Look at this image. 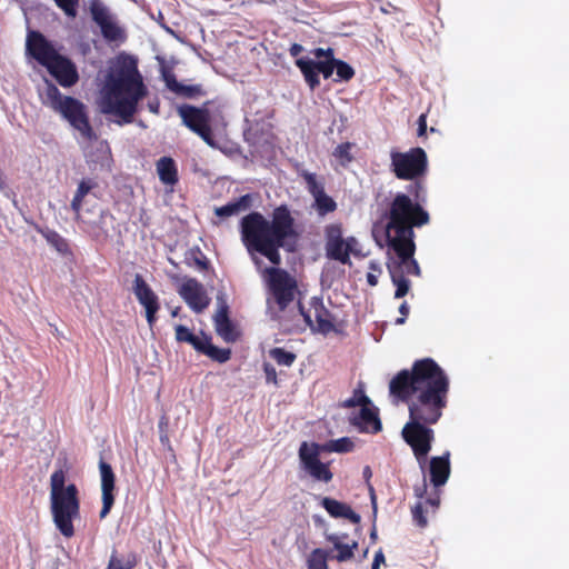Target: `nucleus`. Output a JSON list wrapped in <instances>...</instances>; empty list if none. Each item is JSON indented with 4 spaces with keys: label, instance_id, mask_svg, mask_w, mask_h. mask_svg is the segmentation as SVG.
Segmentation results:
<instances>
[{
    "label": "nucleus",
    "instance_id": "1",
    "mask_svg": "<svg viewBox=\"0 0 569 569\" xmlns=\"http://www.w3.org/2000/svg\"><path fill=\"white\" fill-rule=\"evenodd\" d=\"M448 388L445 371L430 358L416 361L411 371H400L389 383L390 393L402 401L416 396L409 403V421L401 435L422 471L435 439L433 430L426 425L436 423L441 417Z\"/></svg>",
    "mask_w": 569,
    "mask_h": 569
},
{
    "label": "nucleus",
    "instance_id": "2",
    "mask_svg": "<svg viewBox=\"0 0 569 569\" xmlns=\"http://www.w3.org/2000/svg\"><path fill=\"white\" fill-rule=\"evenodd\" d=\"M240 238L257 271L267 277L270 290L280 310L293 300L296 283L280 269V249L292 252L298 240L295 219L287 206L277 207L267 219L252 211L240 220Z\"/></svg>",
    "mask_w": 569,
    "mask_h": 569
},
{
    "label": "nucleus",
    "instance_id": "3",
    "mask_svg": "<svg viewBox=\"0 0 569 569\" xmlns=\"http://www.w3.org/2000/svg\"><path fill=\"white\" fill-rule=\"evenodd\" d=\"M146 96L147 88L138 70L137 60L130 56H120L106 78L102 112L118 116V124L130 123L139 101Z\"/></svg>",
    "mask_w": 569,
    "mask_h": 569
},
{
    "label": "nucleus",
    "instance_id": "4",
    "mask_svg": "<svg viewBox=\"0 0 569 569\" xmlns=\"http://www.w3.org/2000/svg\"><path fill=\"white\" fill-rule=\"evenodd\" d=\"M415 201L406 193H397L387 212L388 221L381 229L379 239L378 227L372 230L373 238L380 248L416 250L413 227H421L429 222V213L419 203L425 199V188L420 182L410 187Z\"/></svg>",
    "mask_w": 569,
    "mask_h": 569
},
{
    "label": "nucleus",
    "instance_id": "5",
    "mask_svg": "<svg viewBox=\"0 0 569 569\" xmlns=\"http://www.w3.org/2000/svg\"><path fill=\"white\" fill-rule=\"evenodd\" d=\"M39 96L41 102L67 120L83 140L97 142V153L86 149L87 162L90 166L93 164V169H97L98 164L101 168L108 164L109 146L106 141H98L97 134L89 123L86 106L76 98L63 96L56 84L48 79H44L43 86L39 88Z\"/></svg>",
    "mask_w": 569,
    "mask_h": 569
},
{
    "label": "nucleus",
    "instance_id": "6",
    "mask_svg": "<svg viewBox=\"0 0 569 569\" xmlns=\"http://www.w3.org/2000/svg\"><path fill=\"white\" fill-rule=\"evenodd\" d=\"M66 477L62 468L50 477V509L57 529L70 538L74 535L72 521L79 517L80 503L78 488L73 483L66 486Z\"/></svg>",
    "mask_w": 569,
    "mask_h": 569
},
{
    "label": "nucleus",
    "instance_id": "7",
    "mask_svg": "<svg viewBox=\"0 0 569 569\" xmlns=\"http://www.w3.org/2000/svg\"><path fill=\"white\" fill-rule=\"evenodd\" d=\"M415 251L411 247L410 250L388 249L387 251V268L391 281L396 286V299L405 297L410 289V281L406 274L419 277L421 273L418 261L415 259Z\"/></svg>",
    "mask_w": 569,
    "mask_h": 569
},
{
    "label": "nucleus",
    "instance_id": "8",
    "mask_svg": "<svg viewBox=\"0 0 569 569\" xmlns=\"http://www.w3.org/2000/svg\"><path fill=\"white\" fill-rule=\"evenodd\" d=\"M326 257L351 266L350 254L360 256L359 241L355 237H342L340 223H330L325 227Z\"/></svg>",
    "mask_w": 569,
    "mask_h": 569
},
{
    "label": "nucleus",
    "instance_id": "9",
    "mask_svg": "<svg viewBox=\"0 0 569 569\" xmlns=\"http://www.w3.org/2000/svg\"><path fill=\"white\" fill-rule=\"evenodd\" d=\"M392 172L398 179L416 180L427 171V153L420 147L407 152L392 150L390 153Z\"/></svg>",
    "mask_w": 569,
    "mask_h": 569
},
{
    "label": "nucleus",
    "instance_id": "10",
    "mask_svg": "<svg viewBox=\"0 0 569 569\" xmlns=\"http://www.w3.org/2000/svg\"><path fill=\"white\" fill-rule=\"evenodd\" d=\"M89 11L92 21L100 28L101 34L108 42L123 41L124 30L118 23L117 17L102 0H90Z\"/></svg>",
    "mask_w": 569,
    "mask_h": 569
},
{
    "label": "nucleus",
    "instance_id": "11",
    "mask_svg": "<svg viewBox=\"0 0 569 569\" xmlns=\"http://www.w3.org/2000/svg\"><path fill=\"white\" fill-rule=\"evenodd\" d=\"M370 405V399L363 392H355L352 398L345 401V407H360L358 412L350 418L351 423L360 431L376 433L381 430V421Z\"/></svg>",
    "mask_w": 569,
    "mask_h": 569
},
{
    "label": "nucleus",
    "instance_id": "12",
    "mask_svg": "<svg viewBox=\"0 0 569 569\" xmlns=\"http://www.w3.org/2000/svg\"><path fill=\"white\" fill-rule=\"evenodd\" d=\"M178 113L186 127L197 133L208 146L217 147L209 124L210 114L207 109L183 104L178 108Z\"/></svg>",
    "mask_w": 569,
    "mask_h": 569
},
{
    "label": "nucleus",
    "instance_id": "13",
    "mask_svg": "<svg viewBox=\"0 0 569 569\" xmlns=\"http://www.w3.org/2000/svg\"><path fill=\"white\" fill-rule=\"evenodd\" d=\"M26 49L44 68L59 54L53 44L39 31H29Z\"/></svg>",
    "mask_w": 569,
    "mask_h": 569
},
{
    "label": "nucleus",
    "instance_id": "14",
    "mask_svg": "<svg viewBox=\"0 0 569 569\" xmlns=\"http://www.w3.org/2000/svg\"><path fill=\"white\" fill-rule=\"evenodd\" d=\"M300 311L305 318V321L310 326L312 330L320 333H329L333 330V318L330 311L323 306L320 298L311 299V310L305 312L300 307Z\"/></svg>",
    "mask_w": 569,
    "mask_h": 569
},
{
    "label": "nucleus",
    "instance_id": "15",
    "mask_svg": "<svg viewBox=\"0 0 569 569\" xmlns=\"http://www.w3.org/2000/svg\"><path fill=\"white\" fill-rule=\"evenodd\" d=\"M46 68L62 87H72L79 80L76 64L60 53Z\"/></svg>",
    "mask_w": 569,
    "mask_h": 569
},
{
    "label": "nucleus",
    "instance_id": "16",
    "mask_svg": "<svg viewBox=\"0 0 569 569\" xmlns=\"http://www.w3.org/2000/svg\"><path fill=\"white\" fill-rule=\"evenodd\" d=\"M179 295L197 313L202 312L210 303L204 287L196 279L186 280L179 289Z\"/></svg>",
    "mask_w": 569,
    "mask_h": 569
},
{
    "label": "nucleus",
    "instance_id": "17",
    "mask_svg": "<svg viewBox=\"0 0 569 569\" xmlns=\"http://www.w3.org/2000/svg\"><path fill=\"white\" fill-rule=\"evenodd\" d=\"M99 472L101 480V498H102V508L100 510V518L103 519L110 512L113 503H114V483H116V475L112 470V467L104 461L102 458L99 461Z\"/></svg>",
    "mask_w": 569,
    "mask_h": 569
},
{
    "label": "nucleus",
    "instance_id": "18",
    "mask_svg": "<svg viewBox=\"0 0 569 569\" xmlns=\"http://www.w3.org/2000/svg\"><path fill=\"white\" fill-rule=\"evenodd\" d=\"M217 302L219 308L213 317L216 331L226 342H234L238 339V332L229 319V308L220 295L217 297Z\"/></svg>",
    "mask_w": 569,
    "mask_h": 569
},
{
    "label": "nucleus",
    "instance_id": "19",
    "mask_svg": "<svg viewBox=\"0 0 569 569\" xmlns=\"http://www.w3.org/2000/svg\"><path fill=\"white\" fill-rule=\"evenodd\" d=\"M450 452L432 457L429 462L430 481L435 487L443 486L450 476Z\"/></svg>",
    "mask_w": 569,
    "mask_h": 569
},
{
    "label": "nucleus",
    "instance_id": "20",
    "mask_svg": "<svg viewBox=\"0 0 569 569\" xmlns=\"http://www.w3.org/2000/svg\"><path fill=\"white\" fill-rule=\"evenodd\" d=\"M132 290L137 300L143 308L159 307L157 295L139 273L134 276Z\"/></svg>",
    "mask_w": 569,
    "mask_h": 569
},
{
    "label": "nucleus",
    "instance_id": "21",
    "mask_svg": "<svg viewBox=\"0 0 569 569\" xmlns=\"http://www.w3.org/2000/svg\"><path fill=\"white\" fill-rule=\"evenodd\" d=\"M321 506L333 518H346L349 519L352 523L360 522V516L343 502H340L329 497H325L321 500Z\"/></svg>",
    "mask_w": 569,
    "mask_h": 569
},
{
    "label": "nucleus",
    "instance_id": "22",
    "mask_svg": "<svg viewBox=\"0 0 569 569\" xmlns=\"http://www.w3.org/2000/svg\"><path fill=\"white\" fill-rule=\"evenodd\" d=\"M252 206L251 194H243L238 199L228 202L224 206L214 208V213L219 218H228L231 216H238L241 212L247 211Z\"/></svg>",
    "mask_w": 569,
    "mask_h": 569
},
{
    "label": "nucleus",
    "instance_id": "23",
    "mask_svg": "<svg viewBox=\"0 0 569 569\" xmlns=\"http://www.w3.org/2000/svg\"><path fill=\"white\" fill-rule=\"evenodd\" d=\"M326 452L323 450V445H319L316 442L308 443L303 441L299 448V460L301 467L307 469L313 463L320 462V453Z\"/></svg>",
    "mask_w": 569,
    "mask_h": 569
},
{
    "label": "nucleus",
    "instance_id": "24",
    "mask_svg": "<svg viewBox=\"0 0 569 569\" xmlns=\"http://www.w3.org/2000/svg\"><path fill=\"white\" fill-rule=\"evenodd\" d=\"M296 66L302 72L305 80L311 90L316 89L320 84L319 71L315 60L309 58H299L296 60Z\"/></svg>",
    "mask_w": 569,
    "mask_h": 569
},
{
    "label": "nucleus",
    "instance_id": "25",
    "mask_svg": "<svg viewBox=\"0 0 569 569\" xmlns=\"http://www.w3.org/2000/svg\"><path fill=\"white\" fill-rule=\"evenodd\" d=\"M157 172L164 184H174L178 181L176 163L169 157H162L158 160Z\"/></svg>",
    "mask_w": 569,
    "mask_h": 569
},
{
    "label": "nucleus",
    "instance_id": "26",
    "mask_svg": "<svg viewBox=\"0 0 569 569\" xmlns=\"http://www.w3.org/2000/svg\"><path fill=\"white\" fill-rule=\"evenodd\" d=\"M97 186H98V183L93 179H90V178L82 179L79 182L76 193L73 196V199L70 203L71 210L76 213L77 217L80 216V211L82 208V202H83L84 197L87 194H89L90 191L93 190Z\"/></svg>",
    "mask_w": 569,
    "mask_h": 569
},
{
    "label": "nucleus",
    "instance_id": "27",
    "mask_svg": "<svg viewBox=\"0 0 569 569\" xmlns=\"http://www.w3.org/2000/svg\"><path fill=\"white\" fill-rule=\"evenodd\" d=\"M198 352L208 356L210 359L219 363L227 362L231 357L230 349H222L213 346L211 343V339L206 335H203V343L201 345V349H199Z\"/></svg>",
    "mask_w": 569,
    "mask_h": 569
},
{
    "label": "nucleus",
    "instance_id": "28",
    "mask_svg": "<svg viewBox=\"0 0 569 569\" xmlns=\"http://www.w3.org/2000/svg\"><path fill=\"white\" fill-rule=\"evenodd\" d=\"M167 87L174 93L186 98H192L201 92L200 86H186L177 81L173 76L166 77Z\"/></svg>",
    "mask_w": 569,
    "mask_h": 569
},
{
    "label": "nucleus",
    "instance_id": "29",
    "mask_svg": "<svg viewBox=\"0 0 569 569\" xmlns=\"http://www.w3.org/2000/svg\"><path fill=\"white\" fill-rule=\"evenodd\" d=\"M176 330V340L178 342H187L191 345L197 351L201 349V345L203 343V336L200 338L192 333L189 328L183 325H177L174 327Z\"/></svg>",
    "mask_w": 569,
    "mask_h": 569
},
{
    "label": "nucleus",
    "instance_id": "30",
    "mask_svg": "<svg viewBox=\"0 0 569 569\" xmlns=\"http://www.w3.org/2000/svg\"><path fill=\"white\" fill-rule=\"evenodd\" d=\"M332 550L315 549L308 558V569H329L327 560L331 559Z\"/></svg>",
    "mask_w": 569,
    "mask_h": 569
},
{
    "label": "nucleus",
    "instance_id": "31",
    "mask_svg": "<svg viewBox=\"0 0 569 569\" xmlns=\"http://www.w3.org/2000/svg\"><path fill=\"white\" fill-rule=\"evenodd\" d=\"M353 449V442L348 437H342L340 439L329 440L323 443V450L326 452H350Z\"/></svg>",
    "mask_w": 569,
    "mask_h": 569
},
{
    "label": "nucleus",
    "instance_id": "32",
    "mask_svg": "<svg viewBox=\"0 0 569 569\" xmlns=\"http://www.w3.org/2000/svg\"><path fill=\"white\" fill-rule=\"evenodd\" d=\"M313 479L318 481L329 482L333 475L329 470L328 466L323 462L313 463L312 466L305 469Z\"/></svg>",
    "mask_w": 569,
    "mask_h": 569
},
{
    "label": "nucleus",
    "instance_id": "33",
    "mask_svg": "<svg viewBox=\"0 0 569 569\" xmlns=\"http://www.w3.org/2000/svg\"><path fill=\"white\" fill-rule=\"evenodd\" d=\"M316 210L320 216H326L336 210L337 203L326 192L315 198Z\"/></svg>",
    "mask_w": 569,
    "mask_h": 569
},
{
    "label": "nucleus",
    "instance_id": "34",
    "mask_svg": "<svg viewBox=\"0 0 569 569\" xmlns=\"http://www.w3.org/2000/svg\"><path fill=\"white\" fill-rule=\"evenodd\" d=\"M270 357L280 366L290 367L295 360L296 355L282 348H273L269 351Z\"/></svg>",
    "mask_w": 569,
    "mask_h": 569
},
{
    "label": "nucleus",
    "instance_id": "35",
    "mask_svg": "<svg viewBox=\"0 0 569 569\" xmlns=\"http://www.w3.org/2000/svg\"><path fill=\"white\" fill-rule=\"evenodd\" d=\"M136 565L133 556L119 557L116 552H112L107 569H131Z\"/></svg>",
    "mask_w": 569,
    "mask_h": 569
},
{
    "label": "nucleus",
    "instance_id": "36",
    "mask_svg": "<svg viewBox=\"0 0 569 569\" xmlns=\"http://www.w3.org/2000/svg\"><path fill=\"white\" fill-rule=\"evenodd\" d=\"M358 548V542L352 541V543H342L340 548H337V555H332L331 559H336L339 562H345L350 560L353 557L355 550Z\"/></svg>",
    "mask_w": 569,
    "mask_h": 569
},
{
    "label": "nucleus",
    "instance_id": "37",
    "mask_svg": "<svg viewBox=\"0 0 569 569\" xmlns=\"http://www.w3.org/2000/svg\"><path fill=\"white\" fill-rule=\"evenodd\" d=\"M305 181L307 183V188L309 192L313 196V198L319 197L325 193L323 186L318 182L315 173L306 172L303 173Z\"/></svg>",
    "mask_w": 569,
    "mask_h": 569
},
{
    "label": "nucleus",
    "instance_id": "38",
    "mask_svg": "<svg viewBox=\"0 0 569 569\" xmlns=\"http://www.w3.org/2000/svg\"><path fill=\"white\" fill-rule=\"evenodd\" d=\"M352 148V144L350 142L341 143L336 147L333 151V157L339 160V162L342 166H346L347 163L351 162L352 156L350 154V150Z\"/></svg>",
    "mask_w": 569,
    "mask_h": 569
},
{
    "label": "nucleus",
    "instance_id": "39",
    "mask_svg": "<svg viewBox=\"0 0 569 569\" xmlns=\"http://www.w3.org/2000/svg\"><path fill=\"white\" fill-rule=\"evenodd\" d=\"M56 6L61 9L69 18H76L80 0H53Z\"/></svg>",
    "mask_w": 569,
    "mask_h": 569
},
{
    "label": "nucleus",
    "instance_id": "40",
    "mask_svg": "<svg viewBox=\"0 0 569 569\" xmlns=\"http://www.w3.org/2000/svg\"><path fill=\"white\" fill-rule=\"evenodd\" d=\"M335 71L337 74L336 81H339V80L348 81L355 74L353 69L347 62L339 60V59H336V70Z\"/></svg>",
    "mask_w": 569,
    "mask_h": 569
},
{
    "label": "nucleus",
    "instance_id": "41",
    "mask_svg": "<svg viewBox=\"0 0 569 569\" xmlns=\"http://www.w3.org/2000/svg\"><path fill=\"white\" fill-rule=\"evenodd\" d=\"M319 73L328 79L330 78L336 70V58L316 61Z\"/></svg>",
    "mask_w": 569,
    "mask_h": 569
},
{
    "label": "nucleus",
    "instance_id": "42",
    "mask_svg": "<svg viewBox=\"0 0 569 569\" xmlns=\"http://www.w3.org/2000/svg\"><path fill=\"white\" fill-rule=\"evenodd\" d=\"M370 272L367 273V282L369 286L375 287L378 284V276L382 273L380 263L376 260L369 262Z\"/></svg>",
    "mask_w": 569,
    "mask_h": 569
},
{
    "label": "nucleus",
    "instance_id": "43",
    "mask_svg": "<svg viewBox=\"0 0 569 569\" xmlns=\"http://www.w3.org/2000/svg\"><path fill=\"white\" fill-rule=\"evenodd\" d=\"M47 240L49 243H51L59 252H64L67 250V242L66 240L58 234L57 232H49L47 234Z\"/></svg>",
    "mask_w": 569,
    "mask_h": 569
},
{
    "label": "nucleus",
    "instance_id": "44",
    "mask_svg": "<svg viewBox=\"0 0 569 569\" xmlns=\"http://www.w3.org/2000/svg\"><path fill=\"white\" fill-rule=\"evenodd\" d=\"M411 512H412L413 521L419 527H426L427 526V519L423 516V508H422V503L421 502L416 503L415 507L412 508Z\"/></svg>",
    "mask_w": 569,
    "mask_h": 569
},
{
    "label": "nucleus",
    "instance_id": "45",
    "mask_svg": "<svg viewBox=\"0 0 569 569\" xmlns=\"http://www.w3.org/2000/svg\"><path fill=\"white\" fill-rule=\"evenodd\" d=\"M346 537V535H338V533H326V539L332 543L333 546V549H331L332 551L336 550L337 548H340L341 545L343 543V538Z\"/></svg>",
    "mask_w": 569,
    "mask_h": 569
},
{
    "label": "nucleus",
    "instance_id": "46",
    "mask_svg": "<svg viewBox=\"0 0 569 569\" xmlns=\"http://www.w3.org/2000/svg\"><path fill=\"white\" fill-rule=\"evenodd\" d=\"M313 56L317 58V59H322L325 58V60L327 59H332L335 58L333 57V50L331 48H327V49H323V48H316L313 51H312Z\"/></svg>",
    "mask_w": 569,
    "mask_h": 569
},
{
    "label": "nucleus",
    "instance_id": "47",
    "mask_svg": "<svg viewBox=\"0 0 569 569\" xmlns=\"http://www.w3.org/2000/svg\"><path fill=\"white\" fill-rule=\"evenodd\" d=\"M146 310V318H147V321H148V325L150 327L153 326V323L156 322V315L159 310V307H148V308H144Z\"/></svg>",
    "mask_w": 569,
    "mask_h": 569
},
{
    "label": "nucleus",
    "instance_id": "48",
    "mask_svg": "<svg viewBox=\"0 0 569 569\" xmlns=\"http://www.w3.org/2000/svg\"><path fill=\"white\" fill-rule=\"evenodd\" d=\"M264 373H266V379L268 382H274L277 381V372H276V369L269 365V363H266L264 365Z\"/></svg>",
    "mask_w": 569,
    "mask_h": 569
},
{
    "label": "nucleus",
    "instance_id": "49",
    "mask_svg": "<svg viewBox=\"0 0 569 569\" xmlns=\"http://www.w3.org/2000/svg\"><path fill=\"white\" fill-rule=\"evenodd\" d=\"M399 312L402 317L396 319V325H403L406 322V317L409 313V306L406 301L400 305Z\"/></svg>",
    "mask_w": 569,
    "mask_h": 569
},
{
    "label": "nucleus",
    "instance_id": "50",
    "mask_svg": "<svg viewBox=\"0 0 569 569\" xmlns=\"http://www.w3.org/2000/svg\"><path fill=\"white\" fill-rule=\"evenodd\" d=\"M427 132V116L425 113L420 114L418 119V136L422 137Z\"/></svg>",
    "mask_w": 569,
    "mask_h": 569
},
{
    "label": "nucleus",
    "instance_id": "51",
    "mask_svg": "<svg viewBox=\"0 0 569 569\" xmlns=\"http://www.w3.org/2000/svg\"><path fill=\"white\" fill-rule=\"evenodd\" d=\"M385 562V555L382 550H378L375 555L371 569H379L380 565Z\"/></svg>",
    "mask_w": 569,
    "mask_h": 569
},
{
    "label": "nucleus",
    "instance_id": "52",
    "mask_svg": "<svg viewBox=\"0 0 569 569\" xmlns=\"http://www.w3.org/2000/svg\"><path fill=\"white\" fill-rule=\"evenodd\" d=\"M426 491H427V482H426V478H423L422 483L420 486L415 487V495L418 498H422L423 495L426 493Z\"/></svg>",
    "mask_w": 569,
    "mask_h": 569
},
{
    "label": "nucleus",
    "instance_id": "53",
    "mask_svg": "<svg viewBox=\"0 0 569 569\" xmlns=\"http://www.w3.org/2000/svg\"><path fill=\"white\" fill-rule=\"evenodd\" d=\"M303 51V47L299 43L291 44L289 52L291 57H298Z\"/></svg>",
    "mask_w": 569,
    "mask_h": 569
},
{
    "label": "nucleus",
    "instance_id": "54",
    "mask_svg": "<svg viewBox=\"0 0 569 569\" xmlns=\"http://www.w3.org/2000/svg\"><path fill=\"white\" fill-rule=\"evenodd\" d=\"M427 502L432 506V507H438L439 505V498H431V499H428Z\"/></svg>",
    "mask_w": 569,
    "mask_h": 569
},
{
    "label": "nucleus",
    "instance_id": "55",
    "mask_svg": "<svg viewBox=\"0 0 569 569\" xmlns=\"http://www.w3.org/2000/svg\"><path fill=\"white\" fill-rule=\"evenodd\" d=\"M371 475H372V473H371V469H370V467H368V466H367V467H365V468H363V477H365L366 479H369V478L371 477Z\"/></svg>",
    "mask_w": 569,
    "mask_h": 569
},
{
    "label": "nucleus",
    "instance_id": "56",
    "mask_svg": "<svg viewBox=\"0 0 569 569\" xmlns=\"http://www.w3.org/2000/svg\"><path fill=\"white\" fill-rule=\"evenodd\" d=\"M313 521L317 526H322L325 520L320 516H313Z\"/></svg>",
    "mask_w": 569,
    "mask_h": 569
},
{
    "label": "nucleus",
    "instance_id": "57",
    "mask_svg": "<svg viewBox=\"0 0 569 569\" xmlns=\"http://www.w3.org/2000/svg\"><path fill=\"white\" fill-rule=\"evenodd\" d=\"M196 262H197V264H198L201 269H206V268H207V261H206V260L196 259Z\"/></svg>",
    "mask_w": 569,
    "mask_h": 569
},
{
    "label": "nucleus",
    "instance_id": "58",
    "mask_svg": "<svg viewBox=\"0 0 569 569\" xmlns=\"http://www.w3.org/2000/svg\"><path fill=\"white\" fill-rule=\"evenodd\" d=\"M370 539L372 540V542H375L377 540V529L375 526L370 532Z\"/></svg>",
    "mask_w": 569,
    "mask_h": 569
},
{
    "label": "nucleus",
    "instance_id": "59",
    "mask_svg": "<svg viewBox=\"0 0 569 569\" xmlns=\"http://www.w3.org/2000/svg\"><path fill=\"white\" fill-rule=\"evenodd\" d=\"M371 501H372V505H373V516L376 517L377 507H376V497H375L373 493L371 495Z\"/></svg>",
    "mask_w": 569,
    "mask_h": 569
},
{
    "label": "nucleus",
    "instance_id": "60",
    "mask_svg": "<svg viewBox=\"0 0 569 569\" xmlns=\"http://www.w3.org/2000/svg\"><path fill=\"white\" fill-rule=\"evenodd\" d=\"M149 109H150V111L157 113L158 112V104L149 103Z\"/></svg>",
    "mask_w": 569,
    "mask_h": 569
},
{
    "label": "nucleus",
    "instance_id": "61",
    "mask_svg": "<svg viewBox=\"0 0 569 569\" xmlns=\"http://www.w3.org/2000/svg\"><path fill=\"white\" fill-rule=\"evenodd\" d=\"M178 311H179V308H176L174 310H172V312H171L172 317H177L178 316Z\"/></svg>",
    "mask_w": 569,
    "mask_h": 569
}]
</instances>
